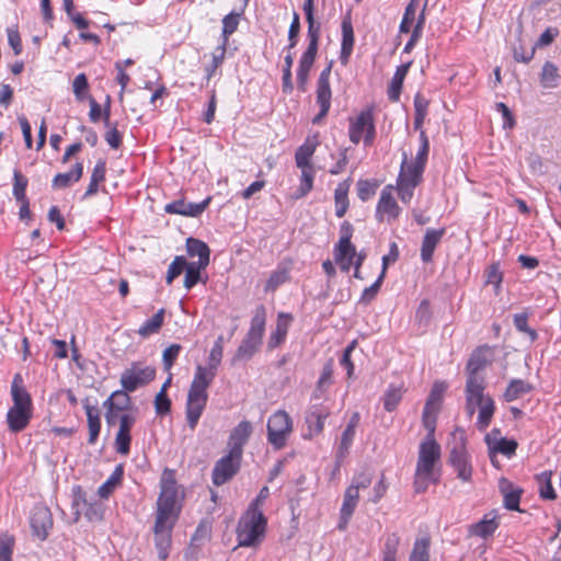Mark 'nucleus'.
Instances as JSON below:
<instances>
[{
	"label": "nucleus",
	"instance_id": "nucleus-1",
	"mask_svg": "<svg viewBox=\"0 0 561 561\" xmlns=\"http://www.w3.org/2000/svg\"><path fill=\"white\" fill-rule=\"evenodd\" d=\"M267 520L259 508L250 505L245 515L239 520L237 538L241 547H256L265 536Z\"/></svg>",
	"mask_w": 561,
	"mask_h": 561
},
{
	"label": "nucleus",
	"instance_id": "nucleus-2",
	"mask_svg": "<svg viewBox=\"0 0 561 561\" xmlns=\"http://www.w3.org/2000/svg\"><path fill=\"white\" fill-rule=\"evenodd\" d=\"M210 381L206 380L204 376H194L190 386L186 401V421L188 427L194 431L198 420L206 408L208 393L207 389Z\"/></svg>",
	"mask_w": 561,
	"mask_h": 561
},
{
	"label": "nucleus",
	"instance_id": "nucleus-3",
	"mask_svg": "<svg viewBox=\"0 0 561 561\" xmlns=\"http://www.w3.org/2000/svg\"><path fill=\"white\" fill-rule=\"evenodd\" d=\"M178 499L179 489L174 473L170 469H164L161 477V492L157 501V516L176 520L180 512L176 506Z\"/></svg>",
	"mask_w": 561,
	"mask_h": 561
},
{
	"label": "nucleus",
	"instance_id": "nucleus-4",
	"mask_svg": "<svg viewBox=\"0 0 561 561\" xmlns=\"http://www.w3.org/2000/svg\"><path fill=\"white\" fill-rule=\"evenodd\" d=\"M293 432V421L288 413L278 410L267 421V442L276 449H283Z\"/></svg>",
	"mask_w": 561,
	"mask_h": 561
},
{
	"label": "nucleus",
	"instance_id": "nucleus-5",
	"mask_svg": "<svg viewBox=\"0 0 561 561\" xmlns=\"http://www.w3.org/2000/svg\"><path fill=\"white\" fill-rule=\"evenodd\" d=\"M375 135L373 108L364 110L355 119H351L350 139L353 144H358L364 137V144L369 146L373 144Z\"/></svg>",
	"mask_w": 561,
	"mask_h": 561
},
{
	"label": "nucleus",
	"instance_id": "nucleus-6",
	"mask_svg": "<svg viewBox=\"0 0 561 561\" xmlns=\"http://www.w3.org/2000/svg\"><path fill=\"white\" fill-rule=\"evenodd\" d=\"M459 434V442L455 444L449 454V463L457 471L460 480L468 482L472 476V467L469 462V457L466 450V437L463 431L454 432V437Z\"/></svg>",
	"mask_w": 561,
	"mask_h": 561
},
{
	"label": "nucleus",
	"instance_id": "nucleus-7",
	"mask_svg": "<svg viewBox=\"0 0 561 561\" xmlns=\"http://www.w3.org/2000/svg\"><path fill=\"white\" fill-rule=\"evenodd\" d=\"M242 456L228 450V454L216 461L211 478L213 483L220 486L230 481L240 470Z\"/></svg>",
	"mask_w": 561,
	"mask_h": 561
},
{
	"label": "nucleus",
	"instance_id": "nucleus-8",
	"mask_svg": "<svg viewBox=\"0 0 561 561\" xmlns=\"http://www.w3.org/2000/svg\"><path fill=\"white\" fill-rule=\"evenodd\" d=\"M156 377V369L151 366L141 367L139 364H131L130 368L123 371L121 385L126 391H135L137 388L146 386Z\"/></svg>",
	"mask_w": 561,
	"mask_h": 561
},
{
	"label": "nucleus",
	"instance_id": "nucleus-9",
	"mask_svg": "<svg viewBox=\"0 0 561 561\" xmlns=\"http://www.w3.org/2000/svg\"><path fill=\"white\" fill-rule=\"evenodd\" d=\"M333 61L331 60L328 66L321 71L317 82V103L320 106L319 114L312 119L313 124H320L322 118L325 117L330 111L332 91L330 87V75Z\"/></svg>",
	"mask_w": 561,
	"mask_h": 561
},
{
	"label": "nucleus",
	"instance_id": "nucleus-10",
	"mask_svg": "<svg viewBox=\"0 0 561 561\" xmlns=\"http://www.w3.org/2000/svg\"><path fill=\"white\" fill-rule=\"evenodd\" d=\"M175 524V519L162 518L156 516L153 526L154 545L158 550L159 559L164 561L169 557V550L171 548V533Z\"/></svg>",
	"mask_w": 561,
	"mask_h": 561
},
{
	"label": "nucleus",
	"instance_id": "nucleus-11",
	"mask_svg": "<svg viewBox=\"0 0 561 561\" xmlns=\"http://www.w3.org/2000/svg\"><path fill=\"white\" fill-rule=\"evenodd\" d=\"M486 387L484 377H467L466 382V401L467 412L470 416L474 414V404H480L486 401L484 389Z\"/></svg>",
	"mask_w": 561,
	"mask_h": 561
},
{
	"label": "nucleus",
	"instance_id": "nucleus-12",
	"mask_svg": "<svg viewBox=\"0 0 561 561\" xmlns=\"http://www.w3.org/2000/svg\"><path fill=\"white\" fill-rule=\"evenodd\" d=\"M440 457V446L434 438L420 445L416 469L422 472L434 473V466Z\"/></svg>",
	"mask_w": 561,
	"mask_h": 561
},
{
	"label": "nucleus",
	"instance_id": "nucleus-13",
	"mask_svg": "<svg viewBox=\"0 0 561 561\" xmlns=\"http://www.w3.org/2000/svg\"><path fill=\"white\" fill-rule=\"evenodd\" d=\"M33 534L41 540H45L53 527L51 512L47 506L36 505L31 515Z\"/></svg>",
	"mask_w": 561,
	"mask_h": 561
},
{
	"label": "nucleus",
	"instance_id": "nucleus-14",
	"mask_svg": "<svg viewBox=\"0 0 561 561\" xmlns=\"http://www.w3.org/2000/svg\"><path fill=\"white\" fill-rule=\"evenodd\" d=\"M403 156L404 157L401 164L400 174L397 181V191L400 199L407 204L411 201L413 196V190L419 185L422 178H414L413 173H409L408 171H405L407 154L403 153Z\"/></svg>",
	"mask_w": 561,
	"mask_h": 561
},
{
	"label": "nucleus",
	"instance_id": "nucleus-15",
	"mask_svg": "<svg viewBox=\"0 0 561 561\" xmlns=\"http://www.w3.org/2000/svg\"><path fill=\"white\" fill-rule=\"evenodd\" d=\"M253 432L252 424L249 421H241L232 428L228 439V448L233 454L243 455V447L248 443Z\"/></svg>",
	"mask_w": 561,
	"mask_h": 561
},
{
	"label": "nucleus",
	"instance_id": "nucleus-16",
	"mask_svg": "<svg viewBox=\"0 0 561 561\" xmlns=\"http://www.w3.org/2000/svg\"><path fill=\"white\" fill-rule=\"evenodd\" d=\"M392 185H387L381 192L376 210L378 221H382L385 215H388V220L396 219L399 216L400 207L392 196Z\"/></svg>",
	"mask_w": 561,
	"mask_h": 561
},
{
	"label": "nucleus",
	"instance_id": "nucleus-17",
	"mask_svg": "<svg viewBox=\"0 0 561 561\" xmlns=\"http://www.w3.org/2000/svg\"><path fill=\"white\" fill-rule=\"evenodd\" d=\"M491 363V352L490 348L479 347L476 350L467 364L466 371L467 377H484L481 371Z\"/></svg>",
	"mask_w": 561,
	"mask_h": 561
},
{
	"label": "nucleus",
	"instance_id": "nucleus-18",
	"mask_svg": "<svg viewBox=\"0 0 561 561\" xmlns=\"http://www.w3.org/2000/svg\"><path fill=\"white\" fill-rule=\"evenodd\" d=\"M22 377L16 374L11 386V396L13 400L12 409L31 411L33 410L32 398L27 390L22 386Z\"/></svg>",
	"mask_w": 561,
	"mask_h": 561
},
{
	"label": "nucleus",
	"instance_id": "nucleus-19",
	"mask_svg": "<svg viewBox=\"0 0 561 561\" xmlns=\"http://www.w3.org/2000/svg\"><path fill=\"white\" fill-rule=\"evenodd\" d=\"M445 234V228L438 230L427 229L421 247V257L424 263H428L433 259V253Z\"/></svg>",
	"mask_w": 561,
	"mask_h": 561
},
{
	"label": "nucleus",
	"instance_id": "nucleus-20",
	"mask_svg": "<svg viewBox=\"0 0 561 561\" xmlns=\"http://www.w3.org/2000/svg\"><path fill=\"white\" fill-rule=\"evenodd\" d=\"M342 45H341V55L340 59L343 65L348 62V58L352 54L354 46V30L352 25L351 15L347 14L342 20Z\"/></svg>",
	"mask_w": 561,
	"mask_h": 561
},
{
	"label": "nucleus",
	"instance_id": "nucleus-21",
	"mask_svg": "<svg viewBox=\"0 0 561 561\" xmlns=\"http://www.w3.org/2000/svg\"><path fill=\"white\" fill-rule=\"evenodd\" d=\"M500 491L504 497V506L510 511H519V502L523 490L514 488L505 478L500 480Z\"/></svg>",
	"mask_w": 561,
	"mask_h": 561
},
{
	"label": "nucleus",
	"instance_id": "nucleus-22",
	"mask_svg": "<svg viewBox=\"0 0 561 561\" xmlns=\"http://www.w3.org/2000/svg\"><path fill=\"white\" fill-rule=\"evenodd\" d=\"M224 350L213 346L208 357V365L202 366L198 365L196 367V371L194 376H204L206 380L213 382L216 377L217 367L221 363Z\"/></svg>",
	"mask_w": 561,
	"mask_h": 561
},
{
	"label": "nucleus",
	"instance_id": "nucleus-23",
	"mask_svg": "<svg viewBox=\"0 0 561 561\" xmlns=\"http://www.w3.org/2000/svg\"><path fill=\"white\" fill-rule=\"evenodd\" d=\"M186 250L190 256H198V261L195 262L199 266H208L210 261V249L204 242L195 238H188L186 240Z\"/></svg>",
	"mask_w": 561,
	"mask_h": 561
},
{
	"label": "nucleus",
	"instance_id": "nucleus-24",
	"mask_svg": "<svg viewBox=\"0 0 561 561\" xmlns=\"http://www.w3.org/2000/svg\"><path fill=\"white\" fill-rule=\"evenodd\" d=\"M83 408L87 413L88 419V427H89V444H94L100 434L101 430V421H100V412L95 407H92L89 402V399L85 398L83 400Z\"/></svg>",
	"mask_w": 561,
	"mask_h": 561
},
{
	"label": "nucleus",
	"instance_id": "nucleus-25",
	"mask_svg": "<svg viewBox=\"0 0 561 561\" xmlns=\"http://www.w3.org/2000/svg\"><path fill=\"white\" fill-rule=\"evenodd\" d=\"M32 419L31 411H23L10 408L7 413V423L12 433L23 431Z\"/></svg>",
	"mask_w": 561,
	"mask_h": 561
},
{
	"label": "nucleus",
	"instance_id": "nucleus-26",
	"mask_svg": "<svg viewBox=\"0 0 561 561\" xmlns=\"http://www.w3.org/2000/svg\"><path fill=\"white\" fill-rule=\"evenodd\" d=\"M317 54L305 51L299 61V68L297 71V84L298 89L301 92L307 91V83L309 78V72L313 66Z\"/></svg>",
	"mask_w": 561,
	"mask_h": 561
},
{
	"label": "nucleus",
	"instance_id": "nucleus-27",
	"mask_svg": "<svg viewBox=\"0 0 561 561\" xmlns=\"http://www.w3.org/2000/svg\"><path fill=\"white\" fill-rule=\"evenodd\" d=\"M411 65H412V61H409V62L403 64L397 68L396 72L391 79L389 89H388V96H389L390 101L397 102L399 100L404 78H405Z\"/></svg>",
	"mask_w": 561,
	"mask_h": 561
},
{
	"label": "nucleus",
	"instance_id": "nucleus-28",
	"mask_svg": "<svg viewBox=\"0 0 561 561\" xmlns=\"http://www.w3.org/2000/svg\"><path fill=\"white\" fill-rule=\"evenodd\" d=\"M265 321H266V310L263 305H260L256 307L255 312L253 314V318L251 320V327L247 334V336L250 337V340H256L262 342L264 328H265Z\"/></svg>",
	"mask_w": 561,
	"mask_h": 561
},
{
	"label": "nucleus",
	"instance_id": "nucleus-29",
	"mask_svg": "<svg viewBox=\"0 0 561 561\" xmlns=\"http://www.w3.org/2000/svg\"><path fill=\"white\" fill-rule=\"evenodd\" d=\"M351 186V179H346L345 181L339 183L334 191V201H335V215L339 218H342L348 208V190Z\"/></svg>",
	"mask_w": 561,
	"mask_h": 561
},
{
	"label": "nucleus",
	"instance_id": "nucleus-30",
	"mask_svg": "<svg viewBox=\"0 0 561 561\" xmlns=\"http://www.w3.org/2000/svg\"><path fill=\"white\" fill-rule=\"evenodd\" d=\"M83 174V164L81 162H77L72 170L67 173H58L53 179V187L54 188H66L70 185L71 182H78L82 178Z\"/></svg>",
	"mask_w": 561,
	"mask_h": 561
},
{
	"label": "nucleus",
	"instance_id": "nucleus-31",
	"mask_svg": "<svg viewBox=\"0 0 561 561\" xmlns=\"http://www.w3.org/2000/svg\"><path fill=\"white\" fill-rule=\"evenodd\" d=\"M428 150L430 144L428 141H424V144L421 145V148L416 154L415 160L411 163L407 161L405 171H408L409 173H413L414 178H422V173L424 171L428 156Z\"/></svg>",
	"mask_w": 561,
	"mask_h": 561
},
{
	"label": "nucleus",
	"instance_id": "nucleus-32",
	"mask_svg": "<svg viewBox=\"0 0 561 561\" xmlns=\"http://www.w3.org/2000/svg\"><path fill=\"white\" fill-rule=\"evenodd\" d=\"M129 391L124 388L122 390L114 391L104 402V408H113L116 411L128 410L131 404V398L128 396Z\"/></svg>",
	"mask_w": 561,
	"mask_h": 561
},
{
	"label": "nucleus",
	"instance_id": "nucleus-33",
	"mask_svg": "<svg viewBox=\"0 0 561 561\" xmlns=\"http://www.w3.org/2000/svg\"><path fill=\"white\" fill-rule=\"evenodd\" d=\"M261 343L262 342L260 341L250 340L249 336H245L231 359L232 365H234L237 362L250 359L259 350Z\"/></svg>",
	"mask_w": 561,
	"mask_h": 561
},
{
	"label": "nucleus",
	"instance_id": "nucleus-34",
	"mask_svg": "<svg viewBox=\"0 0 561 561\" xmlns=\"http://www.w3.org/2000/svg\"><path fill=\"white\" fill-rule=\"evenodd\" d=\"M517 442L515 439H507L502 438L500 439L496 445L489 451V456L491 459V462L495 466L496 465V454H503L506 457H512L515 455L517 449Z\"/></svg>",
	"mask_w": 561,
	"mask_h": 561
},
{
	"label": "nucleus",
	"instance_id": "nucleus-35",
	"mask_svg": "<svg viewBox=\"0 0 561 561\" xmlns=\"http://www.w3.org/2000/svg\"><path fill=\"white\" fill-rule=\"evenodd\" d=\"M552 471H545L536 476L539 485V495L543 500H556L557 493L551 483Z\"/></svg>",
	"mask_w": 561,
	"mask_h": 561
},
{
	"label": "nucleus",
	"instance_id": "nucleus-36",
	"mask_svg": "<svg viewBox=\"0 0 561 561\" xmlns=\"http://www.w3.org/2000/svg\"><path fill=\"white\" fill-rule=\"evenodd\" d=\"M123 478V467L117 466L111 477L98 489V494L102 499H107L115 488L121 484Z\"/></svg>",
	"mask_w": 561,
	"mask_h": 561
},
{
	"label": "nucleus",
	"instance_id": "nucleus-37",
	"mask_svg": "<svg viewBox=\"0 0 561 561\" xmlns=\"http://www.w3.org/2000/svg\"><path fill=\"white\" fill-rule=\"evenodd\" d=\"M531 389L533 387L528 382L522 379H513L504 392V398L507 402H511L530 392Z\"/></svg>",
	"mask_w": 561,
	"mask_h": 561
},
{
	"label": "nucleus",
	"instance_id": "nucleus-38",
	"mask_svg": "<svg viewBox=\"0 0 561 561\" xmlns=\"http://www.w3.org/2000/svg\"><path fill=\"white\" fill-rule=\"evenodd\" d=\"M164 309H160L151 319L147 320L144 325L138 330V334L142 337H148L151 334L158 333L164 320Z\"/></svg>",
	"mask_w": 561,
	"mask_h": 561
},
{
	"label": "nucleus",
	"instance_id": "nucleus-39",
	"mask_svg": "<svg viewBox=\"0 0 561 561\" xmlns=\"http://www.w3.org/2000/svg\"><path fill=\"white\" fill-rule=\"evenodd\" d=\"M499 524L496 522V517L493 516L489 518V515H485L482 520L471 526V533L476 536L486 538L488 536H491Z\"/></svg>",
	"mask_w": 561,
	"mask_h": 561
},
{
	"label": "nucleus",
	"instance_id": "nucleus-40",
	"mask_svg": "<svg viewBox=\"0 0 561 561\" xmlns=\"http://www.w3.org/2000/svg\"><path fill=\"white\" fill-rule=\"evenodd\" d=\"M559 78L560 76L557 66L551 61H546L540 75L541 85L548 89L556 88L558 85Z\"/></svg>",
	"mask_w": 561,
	"mask_h": 561
},
{
	"label": "nucleus",
	"instance_id": "nucleus-41",
	"mask_svg": "<svg viewBox=\"0 0 561 561\" xmlns=\"http://www.w3.org/2000/svg\"><path fill=\"white\" fill-rule=\"evenodd\" d=\"M329 411L323 409H314L309 412L306 416V422L309 425V430L314 434H320L324 427V421L329 416Z\"/></svg>",
	"mask_w": 561,
	"mask_h": 561
},
{
	"label": "nucleus",
	"instance_id": "nucleus-42",
	"mask_svg": "<svg viewBox=\"0 0 561 561\" xmlns=\"http://www.w3.org/2000/svg\"><path fill=\"white\" fill-rule=\"evenodd\" d=\"M480 407L477 425L480 431L485 430L492 420L495 411L494 401L491 397H486V401L478 404Z\"/></svg>",
	"mask_w": 561,
	"mask_h": 561
},
{
	"label": "nucleus",
	"instance_id": "nucleus-43",
	"mask_svg": "<svg viewBox=\"0 0 561 561\" xmlns=\"http://www.w3.org/2000/svg\"><path fill=\"white\" fill-rule=\"evenodd\" d=\"M291 320L290 314L279 313L276 331L272 334L268 345L275 347L279 345L287 334L288 323Z\"/></svg>",
	"mask_w": 561,
	"mask_h": 561
},
{
	"label": "nucleus",
	"instance_id": "nucleus-44",
	"mask_svg": "<svg viewBox=\"0 0 561 561\" xmlns=\"http://www.w3.org/2000/svg\"><path fill=\"white\" fill-rule=\"evenodd\" d=\"M308 22V39L309 45L306 51L317 54L318 53V44L321 31V24L314 20V16H306Z\"/></svg>",
	"mask_w": 561,
	"mask_h": 561
},
{
	"label": "nucleus",
	"instance_id": "nucleus-45",
	"mask_svg": "<svg viewBox=\"0 0 561 561\" xmlns=\"http://www.w3.org/2000/svg\"><path fill=\"white\" fill-rule=\"evenodd\" d=\"M431 546L430 537L416 539L411 551L409 561H428L430 553L428 549Z\"/></svg>",
	"mask_w": 561,
	"mask_h": 561
},
{
	"label": "nucleus",
	"instance_id": "nucleus-46",
	"mask_svg": "<svg viewBox=\"0 0 561 561\" xmlns=\"http://www.w3.org/2000/svg\"><path fill=\"white\" fill-rule=\"evenodd\" d=\"M318 142L317 141H309L307 140L302 146H300L295 154L296 164L298 168H307L309 165V160L312 157Z\"/></svg>",
	"mask_w": 561,
	"mask_h": 561
},
{
	"label": "nucleus",
	"instance_id": "nucleus-47",
	"mask_svg": "<svg viewBox=\"0 0 561 561\" xmlns=\"http://www.w3.org/2000/svg\"><path fill=\"white\" fill-rule=\"evenodd\" d=\"M206 267L207 266H199L195 262H187V266L185 267L184 287L186 289L194 287L201 279V271Z\"/></svg>",
	"mask_w": 561,
	"mask_h": 561
},
{
	"label": "nucleus",
	"instance_id": "nucleus-48",
	"mask_svg": "<svg viewBox=\"0 0 561 561\" xmlns=\"http://www.w3.org/2000/svg\"><path fill=\"white\" fill-rule=\"evenodd\" d=\"M356 249L343 251L341 248H335L334 257L343 272H348L354 264Z\"/></svg>",
	"mask_w": 561,
	"mask_h": 561
},
{
	"label": "nucleus",
	"instance_id": "nucleus-49",
	"mask_svg": "<svg viewBox=\"0 0 561 561\" xmlns=\"http://www.w3.org/2000/svg\"><path fill=\"white\" fill-rule=\"evenodd\" d=\"M438 478L435 473L422 472L416 469L414 477V490L416 493H423L427 490L430 483H437Z\"/></svg>",
	"mask_w": 561,
	"mask_h": 561
},
{
	"label": "nucleus",
	"instance_id": "nucleus-50",
	"mask_svg": "<svg viewBox=\"0 0 561 561\" xmlns=\"http://www.w3.org/2000/svg\"><path fill=\"white\" fill-rule=\"evenodd\" d=\"M238 25V13H229L222 19V43L228 44L229 36L237 31Z\"/></svg>",
	"mask_w": 561,
	"mask_h": 561
},
{
	"label": "nucleus",
	"instance_id": "nucleus-51",
	"mask_svg": "<svg viewBox=\"0 0 561 561\" xmlns=\"http://www.w3.org/2000/svg\"><path fill=\"white\" fill-rule=\"evenodd\" d=\"M485 275H486L485 284L493 285L495 294L499 295L500 288H501V283L503 280V274L500 271V263L491 264L488 267Z\"/></svg>",
	"mask_w": 561,
	"mask_h": 561
},
{
	"label": "nucleus",
	"instance_id": "nucleus-52",
	"mask_svg": "<svg viewBox=\"0 0 561 561\" xmlns=\"http://www.w3.org/2000/svg\"><path fill=\"white\" fill-rule=\"evenodd\" d=\"M399 545L400 537L397 534H391L387 537L383 548V561H396Z\"/></svg>",
	"mask_w": 561,
	"mask_h": 561
},
{
	"label": "nucleus",
	"instance_id": "nucleus-53",
	"mask_svg": "<svg viewBox=\"0 0 561 561\" xmlns=\"http://www.w3.org/2000/svg\"><path fill=\"white\" fill-rule=\"evenodd\" d=\"M402 399V391L400 388L390 387L383 398V408L388 412H392L398 407Z\"/></svg>",
	"mask_w": 561,
	"mask_h": 561
},
{
	"label": "nucleus",
	"instance_id": "nucleus-54",
	"mask_svg": "<svg viewBox=\"0 0 561 561\" xmlns=\"http://www.w3.org/2000/svg\"><path fill=\"white\" fill-rule=\"evenodd\" d=\"M447 388L445 382H435L432 391L426 400L425 405L433 407L439 410L443 394Z\"/></svg>",
	"mask_w": 561,
	"mask_h": 561
},
{
	"label": "nucleus",
	"instance_id": "nucleus-55",
	"mask_svg": "<svg viewBox=\"0 0 561 561\" xmlns=\"http://www.w3.org/2000/svg\"><path fill=\"white\" fill-rule=\"evenodd\" d=\"M341 238L335 248H341L343 251L355 249L354 244H352L351 239L353 236V226L348 221H344L341 225Z\"/></svg>",
	"mask_w": 561,
	"mask_h": 561
},
{
	"label": "nucleus",
	"instance_id": "nucleus-56",
	"mask_svg": "<svg viewBox=\"0 0 561 561\" xmlns=\"http://www.w3.org/2000/svg\"><path fill=\"white\" fill-rule=\"evenodd\" d=\"M187 266V261L184 256H175L173 262L170 264L168 273H167V283L171 284L175 277L182 274Z\"/></svg>",
	"mask_w": 561,
	"mask_h": 561
},
{
	"label": "nucleus",
	"instance_id": "nucleus-57",
	"mask_svg": "<svg viewBox=\"0 0 561 561\" xmlns=\"http://www.w3.org/2000/svg\"><path fill=\"white\" fill-rule=\"evenodd\" d=\"M14 184H13V195L16 201L26 199L25 190L27 186V179L18 170H14L13 173Z\"/></svg>",
	"mask_w": 561,
	"mask_h": 561
},
{
	"label": "nucleus",
	"instance_id": "nucleus-58",
	"mask_svg": "<svg viewBox=\"0 0 561 561\" xmlns=\"http://www.w3.org/2000/svg\"><path fill=\"white\" fill-rule=\"evenodd\" d=\"M358 497H359V491L357 489H355L354 486H352V484H351L345 491L344 502L342 505V507H344L345 515L353 514V512L357 505Z\"/></svg>",
	"mask_w": 561,
	"mask_h": 561
},
{
	"label": "nucleus",
	"instance_id": "nucleus-59",
	"mask_svg": "<svg viewBox=\"0 0 561 561\" xmlns=\"http://www.w3.org/2000/svg\"><path fill=\"white\" fill-rule=\"evenodd\" d=\"M181 350H182V346L180 344H171L169 347H167L163 351L162 363H163L164 370L169 371L171 369V367L173 366L174 362L176 360Z\"/></svg>",
	"mask_w": 561,
	"mask_h": 561
},
{
	"label": "nucleus",
	"instance_id": "nucleus-60",
	"mask_svg": "<svg viewBox=\"0 0 561 561\" xmlns=\"http://www.w3.org/2000/svg\"><path fill=\"white\" fill-rule=\"evenodd\" d=\"M438 409L425 405L423 410L422 421L424 427L428 431L430 435L433 436L436 426V415Z\"/></svg>",
	"mask_w": 561,
	"mask_h": 561
},
{
	"label": "nucleus",
	"instance_id": "nucleus-61",
	"mask_svg": "<svg viewBox=\"0 0 561 561\" xmlns=\"http://www.w3.org/2000/svg\"><path fill=\"white\" fill-rule=\"evenodd\" d=\"M377 187V183H373L368 180H359L357 182V195L359 199L363 202L368 201L371 196L375 195Z\"/></svg>",
	"mask_w": 561,
	"mask_h": 561
},
{
	"label": "nucleus",
	"instance_id": "nucleus-62",
	"mask_svg": "<svg viewBox=\"0 0 561 561\" xmlns=\"http://www.w3.org/2000/svg\"><path fill=\"white\" fill-rule=\"evenodd\" d=\"M354 436H355L354 431H352L347 427L344 430V432L342 433L341 443H340L337 454H336L337 459H343L348 454V450L353 443Z\"/></svg>",
	"mask_w": 561,
	"mask_h": 561
},
{
	"label": "nucleus",
	"instance_id": "nucleus-63",
	"mask_svg": "<svg viewBox=\"0 0 561 561\" xmlns=\"http://www.w3.org/2000/svg\"><path fill=\"white\" fill-rule=\"evenodd\" d=\"M14 539L11 536L0 537V561H12Z\"/></svg>",
	"mask_w": 561,
	"mask_h": 561
},
{
	"label": "nucleus",
	"instance_id": "nucleus-64",
	"mask_svg": "<svg viewBox=\"0 0 561 561\" xmlns=\"http://www.w3.org/2000/svg\"><path fill=\"white\" fill-rule=\"evenodd\" d=\"M73 93L78 101H83L85 99L87 91L89 89V83L87 76L84 73H79L72 83Z\"/></svg>",
	"mask_w": 561,
	"mask_h": 561
}]
</instances>
